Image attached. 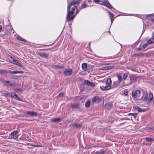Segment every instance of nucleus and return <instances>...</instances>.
<instances>
[{"instance_id": "30", "label": "nucleus", "mask_w": 154, "mask_h": 154, "mask_svg": "<svg viewBox=\"0 0 154 154\" xmlns=\"http://www.w3.org/2000/svg\"><path fill=\"white\" fill-rule=\"evenodd\" d=\"M108 13H109V14L110 19L114 18H113L114 15H113V14L110 11H109L108 12Z\"/></svg>"}, {"instance_id": "21", "label": "nucleus", "mask_w": 154, "mask_h": 154, "mask_svg": "<svg viewBox=\"0 0 154 154\" xmlns=\"http://www.w3.org/2000/svg\"><path fill=\"white\" fill-rule=\"evenodd\" d=\"M16 38L19 41L24 42H26V41L23 38L21 37L19 35H17L16 37Z\"/></svg>"}, {"instance_id": "51", "label": "nucleus", "mask_w": 154, "mask_h": 154, "mask_svg": "<svg viewBox=\"0 0 154 154\" xmlns=\"http://www.w3.org/2000/svg\"><path fill=\"white\" fill-rule=\"evenodd\" d=\"M2 29V26L1 25H0V32L1 31Z\"/></svg>"}, {"instance_id": "47", "label": "nucleus", "mask_w": 154, "mask_h": 154, "mask_svg": "<svg viewBox=\"0 0 154 154\" xmlns=\"http://www.w3.org/2000/svg\"><path fill=\"white\" fill-rule=\"evenodd\" d=\"M110 67V68L113 67V66L112 65H111L110 66H104V67Z\"/></svg>"}, {"instance_id": "11", "label": "nucleus", "mask_w": 154, "mask_h": 154, "mask_svg": "<svg viewBox=\"0 0 154 154\" xmlns=\"http://www.w3.org/2000/svg\"><path fill=\"white\" fill-rule=\"evenodd\" d=\"M11 97L12 98H15L17 100L20 101L21 100L20 98L14 92H12L11 94Z\"/></svg>"}, {"instance_id": "43", "label": "nucleus", "mask_w": 154, "mask_h": 154, "mask_svg": "<svg viewBox=\"0 0 154 154\" xmlns=\"http://www.w3.org/2000/svg\"><path fill=\"white\" fill-rule=\"evenodd\" d=\"M124 94L125 95H127L128 94V92L127 90H125L124 91Z\"/></svg>"}, {"instance_id": "31", "label": "nucleus", "mask_w": 154, "mask_h": 154, "mask_svg": "<svg viewBox=\"0 0 154 154\" xmlns=\"http://www.w3.org/2000/svg\"><path fill=\"white\" fill-rule=\"evenodd\" d=\"M146 141L149 142H152L153 141L154 139L150 137L146 138Z\"/></svg>"}, {"instance_id": "12", "label": "nucleus", "mask_w": 154, "mask_h": 154, "mask_svg": "<svg viewBox=\"0 0 154 154\" xmlns=\"http://www.w3.org/2000/svg\"><path fill=\"white\" fill-rule=\"evenodd\" d=\"M154 16V13L146 15V18L147 19L150 20L153 22V23H154V18H152L151 17L152 16Z\"/></svg>"}, {"instance_id": "59", "label": "nucleus", "mask_w": 154, "mask_h": 154, "mask_svg": "<svg viewBox=\"0 0 154 154\" xmlns=\"http://www.w3.org/2000/svg\"><path fill=\"white\" fill-rule=\"evenodd\" d=\"M54 43L52 44H51V45H47V46H51V45H52Z\"/></svg>"}, {"instance_id": "56", "label": "nucleus", "mask_w": 154, "mask_h": 154, "mask_svg": "<svg viewBox=\"0 0 154 154\" xmlns=\"http://www.w3.org/2000/svg\"><path fill=\"white\" fill-rule=\"evenodd\" d=\"M5 81H4L3 82V83H4V84H5V85H6V82H5Z\"/></svg>"}, {"instance_id": "8", "label": "nucleus", "mask_w": 154, "mask_h": 154, "mask_svg": "<svg viewBox=\"0 0 154 154\" xmlns=\"http://www.w3.org/2000/svg\"><path fill=\"white\" fill-rule=\"evenodd\" d=\"M140 95V91L139 90H137L135 91L132 92V96L134 97H139Z\"/></svg>"}, {"instance_id": "49", "label": "nucleus", "mask_w": 154, "mask_h": 154, "mask_svg": "<svg viewBox=\"0 0 154 154\" xmlns=\"http://www.w3.org/2000/svg\"><path fill=\"white\" fill-rule=\"evenodd\" d=\"M114 18H112V19H110L111 21V24H112V23L113 21L114 20Z\"/></svg>"}, {"instance_id": "36", "label": "nucleus", "mask_w": 154, "mask_h": 154, "mask_svg": "<svg viewBox=\"0 0 154 154\" xmlns=\"http://www.w3.org/2000/svg\"><path fill=\"white\" fill-rule=\"evenodd\" d=\"M148 99V96L147 95H146L145 97L143 99V100L146 101Z\"/></svg>"}, {"instance_id": "39", "label": "nucleus", "mask_w": 154, "mask_h": 154, "mask_svg": "<svg viewBox=\"0 0 154 154\" xmlns=\"http://www.w3.org/2000/svg\"><path fill=\"white\" fill-rule=\"evenodd\" d=\"M119 82H118L117 81H116L115 82H114L113 84L114 85H116L117 84H119Z\"/></svg>"}, {"instance_id": "15", "label": "nucleus", "mask_w": 154, "mask_h": 154, "mask_svg": "<svg viewBox=\"0 0 154 154\" xmlns=\"http://www.w3.org/2000/svg\"><path fill=\"white\" fill-rule=\"evenodd\" d=\"M27 114L29 115L32 116H36L37 115V112H35L30 111H27Z\"/></svg>"}, {"instance_id": "63", "label": "nucleus", "mask_w": 154, "mask_h": 154, "mask_svg": "<svg viewBox=\"0 0 154 154\" xmlns=\"http://www.w3.org/2000/svg\"><path fill=\"white\" fill-rule=\"evenodd\" d=\"M119 44L121 45V47H122V45L121 44Z\"/></svg>"}, {"instance_id": "52", "label": "nucleus", "mask_w": 154, "mask_h": 154, "mask_svg": "<svg viewBox=\"0 0 154 154\" xmlns=\"http://www.w3.org/2000/svg\"><path fill=\"white\" fill-rule=\"evenodd\" d=\"M4 94L5 96H8V95H9L10 94L9 93H5Z\"/></svg>"}, {"instance_id": "34", "label": "nucleus", "mask_w": 154, "mask_h": 154, "mask_svg": "<svg viewBox=\"0 0 154 154\" xmlns=\"http://www.w3.org/2000/svg\"><path fill=\"white\" fill-rule=\"evenodd\" d=\"M148 45H149L147 43V42L146 43L142 46L143 48H145Z\"/></svg>"}, {"instance_id": "54", "label": "nucleus", "mask_w": 154, "mask_h": 154, "mask_svg": "<svg viewBox=\"0 0 154 154\" xmlns=\"http://www.w3.org/2000/svg\"><path fill=\"white\" fill-rule=\"evenodd\" d=\"M9 85L11 87V86H12L14 85V84L12 83H10Z\"/></svg>"}, {"instance_id": "58", "label": "nucleus", "mask_w": 154, "mask_h": 154, "mask_svg": "<svg viewBox=\"0 0 154 154\" xmlns=\"http://www.w3.org/2000/svg\"><path fill=\"white\" fill-rule=\"evenodd\" d=\"M56 67H57V68H58V67H62L61 66H56Z\"/></svg>"}, {"instance_id": "19", "label": "nucleus", "mask_w": 154, "mask_h": 154, "mask_svg": "<svg viewBox=\"0 0 154 154\" xmlns=\"http://www.w3.org/2000/svg\"><path fill=\"white\" fill-rule=\"evenodd\" d=\"M82 126L81 123L77 124L73 123L72 124V126L76 127L78 128H80L82 127Z\"/></svg>"}, {"instance_id": "29", "label": "nucleus", "mask_w": 154, "mask_h": 154, "mask_svg": "<svg viewBox=\"0 0 154 154\" xmlns=\"http://www.w3.org/2000/svg\"><path fill=\"white\" fill-rule=\"evenodd\" d=\"M105 152L104 151H102L101 150L100 152H96L95 153V154H104Z\"/></svg>"}, {"instance_id": "46", "label": "nucleus", "mask_w": 154, "mask_h": 154, "mask_svg": "<svg viewBox=\"0 0 154 154\" xmlns=\"http://www.w3.org/2000/svg\"><path fill=\"white\" fill-rule=\"evenodd\" d=\"M34 146L35 147H41V146H42L40 145H34Z\"/></svg>"}, {"instance_id": "44", "label": "nucleus", "mask_w": 154, "mask_h": 154, "mask_svg": "<svg viewBox=\"0 0 154 154\" xmlns=\"http://www.w3.org/2000/svg\"><path fill=\"white\" fill-rule=\"evenodd\" d=\"M76 10H76V13L74 15H75V16L77 15V14L79 13V12L80 11V10H78V9Z\"/></svg>"}, {"instance_id": "40", "label": "nucleus", "mask_w": 154, "mask_h": 154, "mask_svg": "<svg viewBox=\"0 0 154 154\" xmlns=\"http://www.w3.org/2000/svg\"><path fill=\"white\" fill-rule=\"evenodd\" d=\"M127 75H126V74H124V76L123 78V79L124 80H125L127 78Z\"/></svg>"}, {"instance_id": "35", "label": "nucleus", "mask_w": 154, "mask_h": 154, "mask_svg": "<svg viewBox=\"0 0 154 154\" xmlns=\"http://www.w3.org/2000/svg\"><path fill=\"white\" fill-rule=\"evenodd\" d=\"M82 67H87V64L85 63H83L82 64Z\"/></svg>"}, {"instance_id": "27", "label": "nucleus", "mask_w": 154, "mask_h": 154, "mask_svg": "<svg viewBox=\"0 0 154 154\" xmlns=\"http://www.w3.org/2000/svg\"><path fill=\"white\" fill-rule=\"evenodd\" d=\"M111 83V80L110 78L107 79L106 80V85H109Z\"/></svg>"}, {"instance_id": "25", "label": "nucleus", "mask_w": 154, "mask_h": 154, "mask_svg": "<svg viewBox=\"0 0 154 154\" xmlns=\"http://www.w3.org/2000/svg\"><path fill=\"white\" fill-rule=\"evenodd\" d=\"M85 3H86L87 4H91L93 5L94 2L91 0H87L85 1Z\"/></svg>"}, {"instance_id": "18", "label": "nucleus", "mask_w": 154, "mask_h": 154, "mask_svg": "<svg viewBox=\"0 0 154 154\" xmlns=\"http://www.w3.org/2000/svg\"><path fill=\"white\" fill-rule=\"evenodd\" d=\"M39 54L41 57L44 58H47L48 56L47 54L45 52H40L39 53Z\"/></svg>"}, {"instance_id": "23", "label": "nucleus", "mask_w": 154, "mask_h": 154, "mask_svg": "<svg viewBox=\"0 0 154 154\" xmlns=\"http://www.w3.org/2000/svg\"><path fill=\"white\" fill-rule=\"evenodd\" d=\"M149 45H150L154 43V38H151L148 40L147 42Z\"/></svg>"}, {"instance_id": "64", "label": "nucleus", "mask_w": 154, "mask_h": 154, "mask_svg": "<svg viewBox=\"0 0 154 154\" xmlns=\"http://www.w3.org/2000/svg\"><path fill=\"white\" fill-rule=\"evenodd\" d=\"M109 32V33L110 34H111L110 32Z\"/></svg>"}, {"instance_id": "10", "label": "nucleus", "mask_w": 154, "mask_h": 154, "mask_svg": "<svg viewBox=\"0 0 154 154\" xmlns=\"http://www.w3.org/2000/svg\"><path fill=\"white\" fill-rule=\"evenodd\" d=\"M100 89L103 91H107L111 89V87L110 85H101L100 86Z\"/></svg>"}, {"instance_id": "7", "label": "nucleus", "mask_w": 154, "mask_h": 154, "mask_svg": "<svg viewBox=\"0 0 154 154\" xmlns=\"http://www.w3.org/2000/svg\"><path fill=\"white\" fill-rule=\"evenodd\" d=\"M94 6V5H91V4H87L86 3H85V2H84V3H83L79 7V9H82L84 8H86L87 7H89V6Z\"/></svg>"}, {"instance_id": "9", "label": "nucleus", "mask_w": 154, "mask_h": 154, "mask_svg": "<svg viewBox=\"0 0 154 154\" xmlns=\"http://www.w3.org/2000/svg\"><path fill=\"white\" fill-rule=\"evenodd\" d=\"M84 83L86 85L93 87L95 85V83L91 82L88 80H85L84 81Z\"/></svg>"}, {"instance_id": "62", "label": "nucleus", "mask_w": 154, "mask_h": 154, "mask_svg": "<svg viewBox=\"0 0 154 154\" xmlns=\"http://www.w3.org/2000/svg\"><path fill=\"white\" fill-rule=\"evenodd\" d=\"M121 15H118L117 16H116V17H118V16H119Z\"/></svg>"}, {"instance_id": "50", "label": "nucleus", "mask_w": 154, "mask_h": 154, "mask_svg": "<svg viewBox=\"0 0 154 154\" xmlns=\"http://www.w3.org/2000/svg\"><path fill=\"white\" fill-rule=\"evenodd\" d=\"M131 69V70H132V71H136V72H139V71H138V70H137V71L136 70H134V69Z\"/></svg>"}, {"instance_id": "57", "label": "nucleus", "mask_w": 154, "mask_h": 154, "mask_svg": "<svg viewBox=\"0 0 154 154\" xmlns=\"http://www.w3.org/2000/svg\"><path fill=\"white\" fill-rule=\"evenodd\" d=\"M5 82H6V83H9V81H5Z\"/></svg>"}, {"instance_id": "38", "label": "nucleus", "mask_w": 154, "mask_h": 154, "mask_svg": "<svg viewBox=\"0 0 154 154\" xmlns=\"http://www.w3.org/2000/svg\"><path fill=\"white\" fill-rule=\"evenodd\" d=\"M94 1L97 4H99L100 2V0H94Z\"/></svg>"}, {"instance_id": "16", "label": "nucleus", "mask_w": 154, "mask_h": 154, "mask_svg": "<svg viewBox=\"0 0 154 154\" xmlns=\"http://www.w3.org/2000/svg\"><path fill=\"white\" fill-rule=\"evenodd\" d=\"M112 104L110 103H107L105 106V108L108 110L109 109L112 107Z\"/></svg>"}, {"instance_id": "1", "label": "nucleus", "mask_w": 154, "mask_h": 154, "mask_svg": "<svg viewBox=\"0 0 154 154\" xmlns=\"http://www.w3.org/2000/svg\"><path fill=\"white\" fill-rule=\"evenodd\" d=\"M77 9V7L76 5H75L72 7L70 5H68L67 8V14L66 15V21H70L73 20L75 17L73 15L74 11L76 9Z\"/></svg>"}, {"instance_id": "6", "label": "nucleus", "mask_w": 154, "mask_h": 154, "mask_svg": "<svg viewBox=\"0 0 154 154\" xmlns=\"http://www.w3.org/2000/svg\"><path fill=\"white\" fill-rule=\"evenodd\" d=\"M72 72V69L70 68L67 69L64 72V74L65 76H68L71 75Z\"/></svg>"}, {"instance_id": "32", "label": "nucleus", "mask_w": 154, "mask_h": 154, "mask_svg": "<svg viewBox=\"0 0 154 154\" xmlns=\"http://www.w3.org/2000/svg\"><path fill=\"white\" fill-rule=\"evenodd\" d=\"M14 91L16 92H22L23 91L22 89L21 88L15 89Z\"/></svg>"}, {"instance_id": "48", "label": "nucleus", "mask_w": 154, "mask_h": 154, "mask_svg": "<svg viewBox=\"0 0 154 154\" xmlns=\"http://www.w3.org/2000/svg\"><path fill=\"white\" fill-rule=\"evenodd\" d=\"M137 50L138 51H140L142 50V48H141L139 47L137 49Z\"/></svg>"}, {"instance_id": "5", "label": "nucleus", "mask_w": 154, "mask_h": 154, "mask_svg": "<svg viewBox=\"0 0 154 154\" xmlns=\"http://www.w3.org/2000/svg\"><path fill=\"white\" fill-rule=\"evenodd\" d=\"M80 3V0H73L72 1L70 2L68 4V5H70V6H75L74 5Z\"/></svg>"}, {"instance_id": "60", "label": "nucleus", "mask_w": 154, "mask_h": 154, "mask_svg": "<svg viewBox=\"0 0 154 154\" xmlns=\"http://www.w3.org/2000/svg\"><path fill=\"white\" fill-rule=\"evenodd\" d=\"M153 38H154V32L153 33Z\"/></svg>"}, {"instance_id": "42", "label": "nucleus", "mask_w": 154, "mask_h": 154, "mask_svg": "<svg viewBox=\"0 0 154 154\" xmlns=\"http://www.w3.org/2000/svg\"><path fill=\"white\" fill-rule=\"evenodd\" d=\"M87 68H82V70L81 71L82 72H83L84 71H85L87 70Z\"/></svg>"}, {"instance_id": "2", "label": "nucleus", "mask_w": 154, "mask_h": 154, "mask_svg": "<svg viewBox=\"0 0 154 154\" xmlns=\"http://www.w3.org/2000/svg\"><path fill=\"white\" fill-rule=\"evenodd\" d=\"M104 5L107 7L109 9H112L113 8V10L112 11L114 13L117 14V12L120 13L119 11H118L117 10L114 8L110 4L108 0H104L103 2Z\"/></svg>"}, {"instance_id": "24", "label": "nucleus", "mask_w": 154, "mask_h": 154, "mask_svg": "<svg viewBox=\"0 0 154 154\" xmlns=\"http://www.w3.org/2000/svg\"><path fill=\"white\" fill-rule=\"evenodd\" d=\"M90 100H88L85 103V106L86 107H88L90 106Z\"/></svg>"}, {"instance_id": "28", "label": "nucleus", "mask_w": 154, "mask_h": 154, "mask_svg": "<svg viewBox=\"0 0 154 154\" xmlns=\"http://www.w3.org/2000/svg\"><path fill=\"white\" fill-rule=\"evenodd\" d=\"M11 73L13 74H16L17 73H23V71H12Z\"/></svg>"}, {"instance_id": "53", "label": "nucleus", "mask_w": 154, "mask_h": 154, "mask_svg": "<svg viewBox=\"0 0 154 154\" xmlns=\"http://www.w3.org/2000/svg\"><path fill=\"white\" fill-rule=\"evenodd\" d=\"M135 114V113H130L129 114V115H132L134 116Z\"/></svg>"}, {"instance_id": "3", "label": "nucleus", "mask_w": 154, "mask_h": 154, "mask_svg": "<svg viewBox=\"0 0 154 154\" xmlns=\"http://www.w3.org/2000/svg\"><path fill=\"white\" fill-rule=\"evenodd\" d=\"M8 57L10 62L18 66H21V65L20 63L17 61L15 58L12 57L10 55H8Z\"/></svg>"}, {"instance_id": "45", "label": "nucleus", "mask_w": 154, "mask_h": 154, "mask_svg": "<svg viewBox=\"0 0 154 154\" xmlns=\"http://www.w3.org/2000/svg\"><path fill=\"white\" fill-rule=\"evenodd\" d=\"M103 68L104 69H102V70H108L109 69H110V68Z\"/></svg>"}, {"instance_id": "17", "label": "nucleus", "mask_w": 154, "mask_h": 154, "mask_svg": "<svg viewBox=\"0 0 154 154\" xmlns=\"http://www.w3.org/2000/svg\"><path fill=\"white\" fill-rule=\"evenodd\" d=\"M134 109L137 110L139 112H144L147 110L146 109H141L137 106H135Z\"/></svg>"}, {"instance_id": "26", "label": "nucleus", "mask_w": 154, "mask_h": 154, "mask_svg": "<svg viewBox=\"0 0 154 154\" xmlns=\"http://www.w3.org/2000/svg\"><path fill=\"white\" fill-rule=\"evenodd\" d=\"M117 77L118 78L119 82V83H121L122 81V78L121 75L120 74H118L117 75Z\"/></svg>"}, {"instance_id": "13", "label": "nucleus", "mask_w": 154, "mask_h": 154, "mask_svg": "<svg viewBox=\"0 0 154 154\" xmlns=\"http://www.w3.org/2000/svg\"><path fill=\"white\" fill-rule=\"evenodd\" d=\"M80 103L78 102L76 103H74L71 104V107L72 109H77L79 107Z\"/></svg>"}, {"instance_id": "41", "label": "nucleus", "mask_w": 154, "mask_h": 154, "mask_svg": "<svg viewBox=\"0 0 154 154\" xmlns=\"http://www.w3.org/2000/svg\"><path fill=\"white\" fill-rule=\"evenodd\" d=\"M5 72V71L4 70H0V73H1V74H3L4 72Z\"/></svg>"}, {"instance_id": "33", "label": "nucleus", "mask_w": 154, "mask_h": 154, "mask_svg": "<svg viewBox=\"0 0 154 154\" xmlns=\"http://www.w3.org/2000/svg\"><path fill=\"white\" fill-rule=\"evenodd\" d=\"M17 133V131H14L11 134V135L13 136L16 135Z\"/></svg>"}, {"instance_id": "14", "label": "nucleus", "mask_w": 154, "mask_h": 154, "mask_svg": "<svg viewBox=\"0 0 154 154\" xmlns=\"http://www.w3.org/2000/svg\"><path fill=\"white\" fill-rule=\"evenodd\" d=\"M130 80L132 82H135L136 81L137 78L134 75H132L130 76Z\"/></svg>"}, {"instance_id": "55", "label": "nucleus", "mask_w": 154, "mask_h": 154, "mask_svg": "<svg viewBox=\"0 0 154 154\" xmlns=\"http://www.w3.org/2000/svg\"><path fill=\"white\" fill-rule=\"evenodd\" d=\"M134 14H129L128 15V16H131V15H134Z\"/></svg>"}, {"instance_id": "20", "label": "nucleus", "mask_w": 154, "mask_h": 154, "mask_svg": "<svg viewBox=\"0 0 154 154\" xmlns=\"http://www.w3.org/2000/svg\"><path fill=\"white\" fill-rule=\"evenodd\" d=\"M153 96L152 93L150 92L149 93V97L148 101L149 103H151V102L153 100Z\"/></svg>"}, {"instance_id": "61", "label": "nucleus", "mask_w": 154, "mask_h": 154, "mask_svg": "<svg viewBox=\"0 0 154 154\" xmlns=\"http://www.w3.org/2000/svg\"><path fill=\"white\" fill-rule=\"evenodd\" d=\"M9 85L8 84V85H7V87H8V86H9Z\"/></svg>"}, {"instance_id": "4", "label": "nucleus", "mask_w": 154, "mask_h": 154, "mask_svg": "<svg viewBox=\"0 0 154 154\" xmlns=\"http://www.w3.org/2000/svg\"><path fill=\"white\" fill-rule=\"evenodd\" d=\"M101 101V99L98 96H95L92 100V102L93 103H99Z\"/></svg>"}, {"instance_id": "22", "label": "nucleus", "mask_w": 154, "mask_h": 154, "mask_svg": "<svg viewBox=\"0 0 154 154\" xmlns=\"http://www.w3.org/2000/svg\"><path fill=\"white\" fill-rule=\"evenodd\" d=\"M61 119L60 118H57L51 120V122H59L61 121Z\"/></svg>"}, {"instance_id": "37", "label": "nucleus", "mask_w": 154, "mask_h": 154, "mask_svg": "<svg viewBox=\"0 0 154 154\" xmlns=\"http://www.w3.org/2000/svg\"><path fill=\"white\" fill-rule=\"evenodd\" d=\"M64 96V94L63 93H61L59 94L57 97H63Z\"/></svg>"}]
</instances>
